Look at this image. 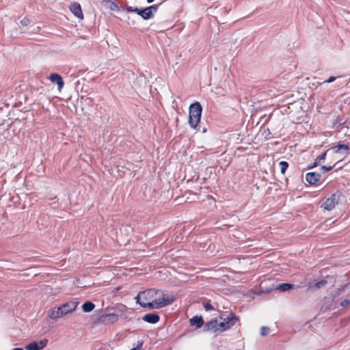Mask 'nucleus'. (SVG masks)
I'll return each mask as SVG.
<instances>
[{
    "label": "nucleus",
    "mask_w": 350,
    "mask_h": 350,
    "mask_svg": "<svg viewBox=\"0 0 350 350\" xmlns=\"http://www.w3.org/2000/svg\"><path fill=\"white\" fill-rule=\"evenodd\" d=\"M159 301V304L161 308H163L172 303H173L176 298L174 295L163 294L161 298L157 299Z\"/></svg>",
    "instance_id": "8"
},
{
    "label": "nucleus",
    "mask_w": 350,
    "mask_h": 350,
    "mask_svg": "<svg viewBox=\"0 0 350 350\" xmlns=\"http://www.w3.org/2000/svg\"><path fill=\"white\" fill-rule=\"evenodd\" d=\"M65 316L62 312V310L58 306L57 308L51 309L49 311L48 317L51 319L56 321Z\"/></svg>",
    "instance_id": "10"
},
{
    "label": "nucleus",
    "mask_w": 350,
    "mask_h": 350,
    "mask_svg": "<svg viewBox=\"0 0 350 350\" xmlns=\"http://www.w3.org/2000/svg\"><path fill=\"white\" fill-rule=\"evenodd\" d=\"M148 3H152L154 0H146Z\"/></svg>",
    "instance_id": "35"
},
{
    "label": "nucleus",
    "mask_w": 350,
    "mask_h": 350,
    "mask_svg": "<svg viewBox=\"0 0 350 350\" xmlns=\"http://www.w3.org/2000/svg\"><path fill=\"white\" fill-rule=\"evenodd\" d=\"M25 349L27 350H40L39 345H38V342L36 341H33V342L29 343L26 346Z\"/></svg>",
    "instance_id": "21"
},
{
    "label": "nucleus",
    "mask_w": 350,
    "mask_h": 350,
    "mask_svg": "<svg viewBox=\"0 0 350 350\" xmlns=\"http://www.w3.org/2000/svg\"><path fill=\"white\" fill-rule=\"evenodd\" d=\"M269 328L267 326H262L260 328V335L262 336H266L269 334Z\"/></svg>",
    "instance_id": "24"
},
{
    "label": "nucleus",
    "mask_w": 350,
    "mask_h": 350,
    "mask_svg": "<svg viewBox=\"0 0 350 350\" xmlns=\"http://www.w3.org/2000/svg\"><path fill=\"white\" fill-rule=\"evenodd\" d=\"M321 174L317 172H308L306 174V180L311 185H315L320 180Z\"/></svg>",
    "instance_id": "9"
},
{
    "label": "nucleus",
    "mask_w": 350,
    "mask_h": 350,
    "mask_svg": "<svg viewBox=\"0 0 350 350\" xmlns=\"http://www.w3.org/2000/svg\"><path fill=\"white\" fill-rule=\"evenodd\" d=\"M78 304V301H70L62 304L59 307L62 310L64 314L66 315L67 314L74 311L77 307Z\"/></svg>",
    "instance_id": "6"
},
{
    "label": "nucleus",
    "mask_w": 350,
    "mask_h": 350,
    "mask_svg": "<svg viewBox=\"0 0 350 350\" xmlns=\"http://www.w3.org/2000/svg\"><path fill=\"white\" fill-rule=\"evenodd\" d=\"M12 350H24V349L23 348L17 347V348L13 349Z\"/></svg>",
    "instance_id": "34"
},
{
    "label": "nucleus",
    "mask_w": 350,
    "mask_h": 350,
    "mask_svg": "<svg viewBox=\"0 0 350 350\" xmlns=\"http://www.w3.org/2000/svg\"><path fill=\"white\" fill-rule=\"evenodd\" d=\"M336 79H337L336 77L331 76L327 79L325 80L324 81L319 83V84H323V83H330L335 81Z\"/></svg>",
    "instance_id": "27"
},
{
    "label": "nucleus",
    "mask_w": 350,
    "mask_h": 350,
    "mask_svg": "<svg viewBox=\"0 0 350 350\" xmlns=\"http://www.w3.org/2000/svg\"><path fill=\"white\" fill-rule=\"evenodd\" d=\"M202 131L203 133H205L206 131V129H204Z\"/></svg>",
    "instance_id": "36"
},
{
    "label": "nucleus",
    "mask_w": 350,
    "mask_h": 350,
    "mask_svg": "<svg viewBox=\"0 0 350 350\" xmlns=\"http://www.w3.org/2000/svg\"><path fill=\"white\" fill-rule=\"evenodd\" d=\"M38 342L40 349L41 350L46 346V345L48 343V340L42 339V340H40V341H38Z\"/></svg>",
    "instance_id": "25"
},
{
    "label": "nucleus",
    "mask_w": 350,
    "mask_h": 350,
    "mask_svg": "<svg viewBox=\"0 0 350 350\" xmlns=\"http://www.w3.org/2000/svg\"><path fill=\"white\" fill-rule=\"evenodd\" d=\"M219 323L216 319H211L204 325L203 330L204 332L212 331L214 332L220 331Z\"/></svg>",
    "instance_id": "7"
},
{
    "label": "nucleus",
    "mask_w": 350,
    "mask_h": 350,
    "mask_svg": "<svg viewBox=\"0 0 350 350\" xmlns=\"http://www.w3.org/2000/svg\"><path fill=\"white\" fill-rule=\"evenodd\" d=\"M49 79L51 82L57 85L58 90H60L64 87V82L60 75L57 73H52L49 76Z\"/></svg>",
    "instance_id": "13"
},
{
    "label": "nucleus",
    "mask_w": 350,
    "mask_h": 350,
    "mask_svg": "<svg viewBox=\"0 0 350 350\" xmlns=\"http://www.w3.org/2000/svg\"><path fill=\"white\" fill-rule=\"evenodd\" d=\"M339 197V194L333 193L330 197L326 199L321 206L327 211L332 210L336 206V205L338 204Z\"/></svg>",
    "instance_id": "4"
},
{
    "label": "nucleus",
    "mask_w": 350,
    "mask_h": 350,
    "mask_svg": "<svg viewBox=\"0 0 350 350\" xmlns=\"http://www.w3.org/2000/svg\"><path fill=\"white\" fill-rule=\"evenodd\" d=\"M144 294V292H140L135 297V299L136 300V302L141 306L143 303H145L144 301H140V296Z\"/></svg>",
    "instance_id": "28"
},
{
    "label": "nucleus",
    "mask_w": 350,
    "mask_h": 350,
    "mask_svg": "<svg viewBox=\"0 0 350 350\" xmlns=\"http://www.w3.org/2000/svg\"><path fill=\"white\" fill-rule=\"evenodd\" d=\"M202 107L199 102L190 105L189 108V124L192 129H196L200 121Z\"/></svg>",
    "instance_id": "1"
},
{
    "label": "nucleus",
    "mask_w": 350,
    "mask_h": 350,
    "mask_svg": "<svg viewBox=\"0 0 350 350\" xmlns=\"http://www.w3.org/2000/svg\"><path fill=\"white\" fill-rule=\"evenodd\" d=\"M279 165L280 167V172L282 174H285L288 167V163L285 161H282L279 163Z\"/></svg>",
    "instance_id": "22"
},
{
    "label": "nucleus",
    "mask_w": 350,
    "mask_h": 350,
    "mask_svg": "<svg viewBox=\"0 0 350 350\" xmlns=\"http://www.w3.org/2000/svg\"><path fill=\"white\" fill-rule=\"evenodd\" d=\"M294 287H295V285L293 284L282 283V284H278L275 287V290L278 291H280V292H286V291H288L289 290L293 289Z\"/></svg>",
    "instance_id": "16"
},
{
    "label": "nucleus",
    "mask_w": 350,
    "mask_h": 350,
    "mask_svg": "<svg viewBox=\"0 0 350 350\" xmlns=\"http://www.w3.org/2000/svg\"><path fill=\"white\" fill-rule=\"evenodd\" d=\"M345 124V122H340V123H338L337 122H334L333 123V128L339 129V128L343 126Z\"/></svg>",
    "instance_id": "30"
},
{
    "label": "nucleus",
    "mask_w": 350,
    "mask_h": 350,
    "mask_svg": "<svg viewBox=\"0 0 350 350\" xmlns=\"http://www.w3.org/2000/svg\"><path fill=\"white\" fill-rule=\"evenodd\" d=\"M144 341L139 342L135 347H133L129 350H140L143 346Z\"/></svg>",
    "instance_id": "31"
},
{
    "label": "nucleus",
    "mask_w": 350,
    "mask_h": 350,
    "mask_svg": "<svg viewBox=\"0 0 350 350\" xmlns=\"http://www.w3.org/2000/svg\"><path fill=\"white\" fill-rule=\"evenodd\" d=\"M127 12H135V8L129 6L126 8Z\"/></svg>",
    "instance_id": "33"
},
{
    "label": "nucleus",
    "mask_w": 350,
    "mask_h": 350,
    "mask_svg": "<svg viewBox=\"0 0 350 350\" xmlns=\"http://www.w3.org/2000/svg\"><path fill=\"white\" fill-rule=\"evenodd\" d=\"M143 321L146 323L155 324L159 321L160 317L159 314L156 312L148 313L144 315L142 317Z\"/></svg>",
    "instance_id": "12"
},
{
    "label": "nucleus",
    "mask_w": 350,
    "mask_h": 350,
    "mask_svg": "<svg viewBox=\"0 0 350 350\" xmlns=\"http://www.w3.org/2000/svg\"><path fill=\"white\" fill-rule=\"evenodd\" d=\"M70 10L72 13L78 18L83 19V14L81 7L79 3L75 2L70 5Z\"/></svg>",
    "instance_id": "11"
},
{
    "label": "nucleus",
    "mask_w": 350,
    "mask_h": 350,
    "mask_svg": "<svg viewBox=\"0 0 350 350\" xmlns=\"http://www.w3.org/2000/svg\"><path fill=\"white\" fill-rule=\"evenodd\" d=\"M20 23L23 26L26 27L31 23V20L27 17H25L20 21Z\"/></svg>",
    "instance_id": "26"
},
{
    "label": "nucleus",
    "mask_w": 350,
    "mask_h": 350,
    "mask_svg": "<svg viewBox=\"0 0 350 350\" xmlns=\"http://www.w3.org/2000/svg\"><path fill=\"white\" fill-rule=\"evenodd\" d=\"M332 149L336 153H347L349 150V146L348 144H339L336 146H334L332 148Z\"/></svg>",
    "instance_id": "14"
},
{
    "label": "nucleus",
    "mask_w": 350,
    "mask_h": 350,
    "mask_svg": "<svg viewBox=\"0 0 350 350\" xmlns=\"http://www.w3.org/2000/svg\"><path fill=\"white\" fill-rule=\"evenodd\" d=\"M204 307L206 311L213 310V307L210 302L205 303Z\"/></svg>",
    "instance_id": "29"
},
{
    "label": "nucleus",
    "mask_w": 350,
    "mask_h": 350,
    "mask_svg": "<svg viewBox=\"0 0 350 350\" xmlns=\"http://www.w3.org/2000/svg\"><path fill=\"white\" fill-rule=\"evenodd\" d=\"M160 4L152 5L145 8H135V12L137 13L144 20H149L154 16V13L156 12L159 7Z\"/></svg>",
    "instance_id": "3"
},
{
    "label": "nucleus",
    "mask_w": 350,
    "mask_h": 350,
    "mask_svg": "<svg viewBox=\"0 0 350 350\" xmlns=\"http://www.w3.org/2000/svg\"><path fill=\"white\" fill-rule=\"evenodd\" d=\"M335 165L336 164L329 166L323 165L321 167V170L323 173H325L327 172L332 170L335 167Z\"/></svg>",
    "instance_id": "23"
},
{
    "label": "nucleus",
    "mask_w": 350,
    "mask_h": 350,
    "mask_svg": "<svg viewBox=\"0 0 350 350\" xmlns=\"http://www.w3.org/2000/svg\"><path fill=\"white\" fill-rule=\"evenodd\" d=\"M99 320L101 323L105 324H113L118 320V314L116 313H109L102 314L99 317Z\"/></svg>",
    "instance_id": "5"
},
{
    "label": "nucleus",
    "mask_w": 350,
    "mask_h": 350,
    "mask_svg": "<svg viewBox=\"0 0 350 350\" xmlns=\"http://www.w3.org/2000/svg\"><path fill=\"white\" fill-rule=\"evenodd\" d=\"M220 319H223V321L219 323L220 332L230 329L239 320L238 317L232 312L228 314L226 317H224L223 315H221Z\"/></svg>",
    "instance_id": "2"
},
{
    "label": "nucleus",
    "mask_w": 350,
    "mask_h": 350,
    "mask_svg": "<svg viewBox=\"0 0 350 350\" xmlns=\"http://www.w3.org/2000/svg\"><path fill=\"white\" fill-rule=\"evenodd\" d=\"M94 308H95L94 304H93L92 301H85L82 305V310L85 312H90L92 311L94 309Z\"/></svg>",
    "instance_id": "19"
},
{
    "label": "nucleus",
    "mask_w": 350,
    "mask_h": 350,
    "mask_svg": "<svg viewBox=\"0 0 350 350\" xmlns=\"http://www.w3.org/2000/svg\"><path fill=\"white\" fill-rule=\"evenodd\" d=\"M159 306L160 305L159 304V301L157 299H154L152 302H148V303L145 302V303H143L142 304H141V306L142 308H148L150 309L161 308V307Z\"/></svg>",
    "instance_id": "18"
},
{
    "label": "nucleus",
    "mask_w": 350,
    "mask_h": 350,
    "mask_svg": "<svg viewBox=\"0 0 350 350\" xmlns=\"http://www.w3.org/2000/svg\"><path fill=\"white\" fill-rule=\"evenodd\" d=\"M326 154H327V151L324 152L323 154L318 156L316 158L315 161L314 163H312V164L309 165L307 167V169L310 170V169H312V168L317 167L319 163H321L322 161H324L325 159Z\"/></svg>",
    "instance_id": "17"
},
{
    "label": "nucleus",
    "mask_w": 350,
    "mask_h": 350,
    "mask_svg": "<svg viewBox=\"0 0 350 350\" xmlns=\"http://www.w3.org/2000/svg\"><path fill=\"white\" fill-rule=\"evenodd\" d=\"M349 304H350V300L349 299H344L343 301H341L340 306H342V307H345L347 305H349Z\"/></svg>",
    "instance_id": "32"
},
{
    "label": "nucleus",
    "mask_w": 350,
    "mask_h": 350,
    "mask_svg": "<svg viewBox=\"0 0 350 350\" xmlns=\"http://www.w3.org/2000/svg\"><path fill=\"white\" fill-rule=\"evenodd\" d=\"M326 284H327V281L326 280H321L316 282L314 284L313 286L312 285H310L308 288L309 289H312L313 288H314L315 289H319V288L323 287L324 286H325Z\"/></svg>",
    "instance_id": "20"
},
{
    "label": "nucleus",
    "mask_w": 350,
    "mask_h": 350,
    "mask_svg": "<svg viewBox=\"0 0 350 350\" xmlns=\"http://www.w3.org/2000/svg\"><path fill=\"white\" fill-rule=\"evenodd\" d=\"M204 323V319L201 316H195L190 319V324L196 325L197 328L201 327Z\"/></svg>",
    "instance_id": "15"
}]
</instances>
